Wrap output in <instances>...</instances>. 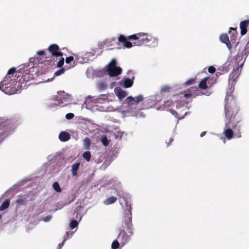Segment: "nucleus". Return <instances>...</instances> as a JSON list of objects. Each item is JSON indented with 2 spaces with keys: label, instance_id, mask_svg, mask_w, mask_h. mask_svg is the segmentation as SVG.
<instances>
[{
  "label": "nucleus",
  "instance_id": "nucleus-1",
  "mask_svg": "<svg viewBox=\"0 0 249 249\" xmlns=\"http://www.w3.org/2000/svg\"><path fill=\"white\" fill-rule=\"evenodd\" d=\"M225 115L226 118L224 134L228 139H231L233 135L232 129L234 130V136L239 138L241 137L240 132L241 125L238 124L241 121L242 118L239 113V108L235 101L231 95L226 96L225 98Z\"/></svg>",
  "mask_w": 249,
  "mask_h": 249
},
{
  "label": "nucleus",
  "instance_id": "nucleus-2",
  "mask_svg": "<svg viewBox=\"0 0 249 249\" xmlns=\"http://www.w3.org/2000/svg\"><path fill=\"white\" fill-rule=\"evenodd\" d=\"M122 198L125 202V210H127V213L123 218L118 239L121 244L124 246L129 241L133 232L132 223V207L129 203V198L125 195H123Z\"/></svg>",
  "mask_w": 249,
  "mask_h": 249
},
{
  "label": "nucleus",
  "instance_id": "nucleus-3",
  "mask_svg": "<svg viewBox=\"0 0 249 249\" xmlns=\"http://www.w3.org/2000/svg\"><path fill=\"white\" fill-rule=\"evenodd\" d=\"M48 50L53 56L57 57L59 56H62L63 55V53L60 51L59 46L56 44L50 45L48 48ZM64 58L61 57L57 62L56 66L58 68H61L64 65Z\"/></svg>",
  "mask_w": 249,
  "mask_h": 249
},
{
  "label": "nucleus",
  "instance_id": "nucleus-4",
  "mask_svg": "<svg viewBox=\"0 0 249 249\" xmlns=\"http://www.w3.org/2000/svg\"><path fill=\"white\" fill-rule=\"evenodd\" d=\"M147 36L148 35L145 33H140L128 36V39L130 40H136L134 42V46H145V44H148L147 42H145V38H147Z\"/></svg>",
  "mask_w": 249,
  "mask_h": 249
},
{
  "label": "nucleus",
  "instance_id": "nucleus-5",
  "mask_svg": "<svg viewBox=\"0 0 249 249\" xmlns=\"http://www.w3.org/2000/svg\"><path fill=\"white\" fill-rule=\"evenodd\" d=\"M116 61L112 59L107 65V71L108 74L111 77L116 76L120 75L122 72V69L116 66Z\"/></svg>",
  "mask_w": 249,
  "mask_h": 249
},
{
  "label": "nucleus",
  "instance_id": "nucleus-6",
  "mask_svg": "<svg viewBox=\"0 0 249 249\" xmlns=\"http://www.w3.org/2000/svg\"><path fill=\"white\" fill-rule=\"evenodd\" d=\"M10 124L8 121H6L0 124V143L9 134L11 127L9 126Z\"/></svg>",
  "mask_w": 249,
  "mask_h": 249
},
{
  "label": "nucleus",
  "instance_id": "nucleus-7",
  "mask_svg": "<svg viewBox=\"0 0 249 249\" xmlns=\"http://www.w3.org/2000/svg\"><path fill=\"white\" fill-rule=\"evenodd\" d=\"M15 71H16V68H12L8 70L7 75L5 77V78H4L3 81L1 82L0 83V90H2V91H4V89H7L8 88L11 87V85L9 86V83L8 82V80H9L8 79L10 78V77L9 76V75L14 74L15 72Z\"/></svg>",
  "mask_w": 249,
  "mask_h": 249
},
{
  "label": "nucleus",
  "instance_id": "nucleus-8",
  "mask_svg": "<svg viewBox=\"0 0 249 249\" xmlns=\"http://www.w3.org/2000/svg\"><path fill=\"white\" fill-rule=\"evenodd\" d=\"M143 98L142 95H139L135 98L132 97L131 96L127 97L126 99V103L128 106H131L133 105H137L139 102L143 100Z\"/></svg>",
  "mask_w": 249,
  "mask_h": 249
},
{
  "label": "nucleus",
  "instance_id": "nucleus-9",
  "mask_svg": "<svg viewBox=\"0 0 249 249\" xmlns=\"http://www.w3.org/2000/svg\"><path fill=\"white\" fill-rule=\"evenodd\" d=\"M128 36L125 37L124 36L120 35L118 37V41L121 43L122 45L125 48H130L132 47L131 42L128 41Z\"/></svg>",
  "mask_w": 249,
  "mask_h": 249
},
{
  "label": "nucleus",
  "instance_id": "nucleus-10",
  "mask_svg": "<svg viewBox=\"0 0 249 249\" xmlns=\"http://www.w3.org/2000/svg\"><path fill=\"white\" fill-rule=\"evenodd\" d=\"M128 36L125 37L124 36L120 35L118 37V41L121 43L122 45L125 48H130L132 47L131 42L128 41Z\"/></svg>",
  "mask_w": 249,
  "mask_h": 249
},
{
  "label": "nucleus",
  "instance_id": "nucleus-11",
  "mask_svg": "<svg viewBox=\"0 0 249 249\" xmlns=\"http://www.w3.org/2000/svg\"><path fill=\"white\" fill-rule=\"evenodd\" d=\"M145 42H147L148 44H145V46H149L150 47H154L157 46V40L155 38L152 37L151 36L148 35L147 38H145Z\"/></svg>",
  "mask_w": 249,
  "mask_h": 249
},
{
  "label": "nucleus",
  "instance_id": "nucleus-12",
  "mask_svg": "<svg viewBox=\"0 0 249 249\" xmlns=\"http://www.w3.org/2000/svg\"><path fill=\"white\" fill-rule=\"evenodd\" d=\"M220 40L222 42L225 43L228 49L231 51L232 49L231 41L229 40V38L227 34H222L220 36Z\"/></svg>",
  "mask_w": 249,
  "mask_h": 249
},
{
  "label": "nucleus",
  "instance_id": "nucleus-13",
  "mask_svg": "<svg viewBox=\"0 0 249 249\" xmlns=\"http://www.w3.org/2000/svg\"><path fill=\"white\" fill-rule=\"evenodd\" d=\"M249 25V19H246L241 21L240 23V29L241 30V35L244 36L247 32V27Z\"/></svg>",
  "mask_w": 249,
  "mask_h": 249
},
{
  "label": "nucleus",
  "instance_id": "nucleus-14",
  "mask_svg": "<svg viewBox=\"0 0 249 249\" xmlns=\"http://www.w3.org/2000/svg\"><path fill=\"white\" fill-rule=\"evenodd\" d=\"M179 98H184L185 100L187 101H190L192 100V98L193 97V94L191 93V91L180 92L178 94Z\"/></svg>",
  "mask_w": 249,
  "mask_h": 249
},
{
  "label": "nucleus",
  "instance_id": "nucleus-15",
  "mask_svg": "<svg viewBox=\"0 0 249 249\" xmlns=\"http://www.w3.org/2000/svg\"><path fill=\"white\" fill-rule=\"evenodd\" d=\"M209 77H206L203 78L199 83L198 88L202 89H206L208 88L207 82L209 83L210 80Z\"/></svg>",
  "mask_w": 249,
  "mask_h": 249
},
{
  "label": "nucleus",
  "instance_id": "nucleus-16",
  "mask_svg": "<svg viewBox=\"0 0 249 249\" xmlns=\"http://www.w3.org/2000/svg\"><path fill=\"white\" fill-rule=\"evenodd\" d=\"M115 92L117 97L120 100H122L123 98H125L127 96L126 92L123 90L121 89H115Z\"/></svg>",
  "mask_w": 249,
  "mask_h": 249
},
{
  "label": "nucleus",
  "instance_id": "nucleus-17",
  "mask_svg": "<svg viewBox=\"0 0 249 249\" xmlns=\"http://www.w3.org/2000/svg\"><path fill=\"white\" fill-rule=\"evenodd\" d=\"M70 138V134L65 131L60 132L59 135V139L61 142H66L69 140Z\"/></svg>",
  "mask_w": 249,
  "mask_h": 249
},
{
  "label": "nucleus",
  "instance_id": "nucleus-18",
  "mask_svg": "<svg viewBox=\"0 0 249 249\" xmlns=\"http://www.w3.org/2000/svg\"><path fill=\"white\" fill-rule=\"evenodd\" d=\"M64 92H59L58 93V95L56 97V101L58 102V104L59 105H61L62 104H63V101H65L66 98L63 97L64 95Z\"/></svg>",
  "mask_w": 249,
  "mask_h": 249
},
{
  "label": "nucleus",
  "instance_id": "nucleus-19",
  "mask_svg": "<svg viewBox=\"0 0 249 249\" xmlns=\"http://www.w3.org/2000/svg\"><path fill=\"white\" fill-rule=\"evenodd\" d=\"M80 165V163L79 162H76L72 165L71 174L72 176H77V171L79 168Z\"/></svg>",
  "mask_w": 249,
  "mask_h": 249
},
{
  "label": "nucleus",
  "instance_id": "nucleus-20",
  "mask_svg": "<svg viewBox=\"0 0 249 249\" xmlns=\"http://www.w3.org/2000/svg\"><path fill=\"white\" fill-rule=\"evenodd\" d=\"M27 201V199L25 196H19L16 202L18 205H23L26 204Z\"/></svg>",
  "mask_w": 249,
  "mask_h": 249
},
{
  "label": "nucleus",
  "instance_id": "nucleus-21",
  "mask_svg": "<svg viewBox=\"0 0 249 249\" xmlns=\"http://www.w3.org/2000/svg\"><path fill=\"white\" fill-rule=\"evenodd\" d=\"M117 198L115 196H112L107 198L104 201V203L106 205H109L116 202Z\"/></svg>",
  "mask_w": 249,
  "mask_h": 249
},
{
  "label": "nucleus",
  "instance_id": "nucleus-22",
  "mask_svg": "<svg viewBox=\"0 0 249 249\" xmlns=\"http://www.w3.org/2000/svg\"><path fill=\"white\" fill-rule=\"evenodd\" d=\"M10 200L6 199L0 206V211H2L6 209L9 206Z\"/></svg>",
  "mask_w": 249,
  "mask_h": 249
},
{
  "label": "nucleus",
  "instance_id": "nucleus-23",
  "mask_svg": "<svg viewBox=\"0 0 249 249\" xmlns=\"http://www.w3.org/2000/svg\"><path fill=\"white\" fill-rule=\"evenodd\" d=\"M132 85L133 80L130 79H125L124 81V86L126 88L131 87L132 86Z\"/></svg>",
  "mask_w": 249,
  "mask_h": 249
},
{
  "label": "nucleus",
  "instance_id": "nucleus-24",
  "mask_svg": "<svg viewBox=\"0 0 249 249\" xmlns=\"http://www.w3.org/2000/svg\"><path fill=\"white\" fill-rule=\"evenodd\" d=\"M84 144L86 149H89L90 145V140L89 138L87 137L84 141Z\"/></svg>",
  "mask_w": 249,
  "mask_h": 249
},
{
  "label": "nucleus",
  "instance_id": "nucleus-25",
  "mask_svg": "<svg viewBox=\"0 0 249 249\" xmlns=\"http://www.w3.org/2000/svg\"><path fill=\"white\" fill-rule=\"evenodd\" d=\"M230 34V38H231V42H232V43H235V41L237 39V33L236 32L231 33Z\"/></svg>",
  "mask_w": 249,
  "mask_h": 249
},
{
  "label": "nucleus",
  "instance_id": "nucleus-26",
  "mask_svg": "<svg viewBox=\"0 0 249 249\" xmlns=\"http://www.w3.org/2000/svg\"><path fill=\"white\" fill-rule=\"evenodd\" d=\"M171 87L168 86V85H165L163 87H162L160 89V93H163L166 92H170L171 89Z\"/></svg>",
  "mask_w": 249,
  "mask_h": 249
},
{
  "label": "nucleus",
  "instance_id": "nucleus-27",
  "mask_svg": "<svg viewBox=\"0 0 249 249\" xmlns=\"http://www.w3.org/2000/svg\"><path fill=\"white\" fill-rule=\"evenodd\" d=\"M83 157L87 161H89L91 159V154L89 151H86L83 154Z\"/></svg>",
  "mask_w": 249,
  "mask_h": 249
},
{
  "label": "nucleus",
  "instance_id": "nucleus-28",
  "mask_svg": "<svg viewBox=\"0 0 249 249\" xmlns=\"http://www.w3.org/2000/svg\"><path fill=\"white\" fill-rule=\"evenodd\" d=\"M196 83V78H191V79H190L188 80L187 81H186L185 82L184 85L186 86H190L191 85H193L194 84H195Z\"/></svg>",
  "mask_w": 249,
  "mask_h": 249
},
{
  "label": "nucleus",
  "instance_id": "nucleus-29",
  "mask_svg": "<svg viewBox=\"0 0 249 249\" xmlns=\"http://www.w3.org/2000/svg\"><path fill=\"white\" fill-rule=\"evenodd\" d=\"M53 188L54 190H55L57 192H60L61 191V189L60 187L59 184L57 182H54L53 184Z\"/></svg>",
  "mask_w": 249,
  "mask_h": 249
},
{
  "label": "nucleus",
  "instance_id": "nucleus-30",
  "mask_svg": "<svg viewBox=\"0 0 249 249\" xmlns=\"http://www.w3.org/2000/svg\"><path fill=\"white\" fill-rule=\"evenodd\" d=\"M232 75V78L235 79L239 75V70L237 68L236 70H234L231 73V76Z\"/></svg>",
  "mask_w": 249,
  "mask_h": 249
},
{
  "label": "nucleus",
  "instance_id": "nucleus-31",
  "mask_svg": "<svg viewBox=\"0 0 249 249\" xmlns=\"http://www.w3.org/2000/svg\"><path fill=\"white\" fill-rule=\"evenodd\" d=\"M78 226V222L75 220H72L71 221L70 224V227L71 229H73L76 228Z\"/></svg>",
  "mask_w": 249,
  "mask_h": 249
},
{
  "label": "nucleus",
  "instance_id": "nucleus-32",
  "mask_svg": "<svg viewBox=\"0 0 249 249\" xmlns=\"http://www.w3.org/2000/svg\"><path fill=\"white\" fill-rule=\"evenodd\" d=\"M101 142L104 145L107 146L109 144L110 141L107 139V137H104L102 138Z\"/></svg>",
  "mask_w": 249,
  "mask_h": 249
},
{
  "label": "nucleus",
  "instance_id": "nucleus-33",
  "mask_svg": "<svg viewBox=\"0 0 249 249\" xmlns=\"http://www.w3.org/2000/svg\"><path fill=\"white\" fill-rule=\"evenodd\" d=\"M65 71V70L64 68H61L55 72L54 75L55 76L60 75L64 72Z\"/></svg>",
  "mask_w": 249,
  "mask_h": 249
},
{
  "label": "nucleus",
  "instance_id": "nucleus-34",
  "mask_svg": "<svg viewBox=\"0 0 249 249\" xmlns=\"http://www.w3.org/2000/svg\"><path fill=\"white\" fill-rule=\"evenodd\" d=\"M119 242L117 240H115L112 243L111 248L113 249H117L118 248H119Z\"/></svg>",
  "mask_w": 249,
  "mask_h": 249
},
{
  "label": "nucleus",
  "instance_id": "nucleus-35",
  "mask_svg": "<svg viewBox=\"0 0 249 249\" xmlns=\"http://www.w3.org/2000/svg\"><path fill=\"white\" fill-rule=\"evenodd\" d=\"M107 87L105 82H101L98 84V88L100 89H104Z\"/></svg>",
  "mask_w": 249,
  "mask_h": 249
},
{
  "label": "nucleus",
  "instance_id": "nucleus-36",
  "mask_svg": "<svg viewBox=\"0 0 249 249\" xmlns=\"http://www.w3.org/2000/svg\"><path fill=\"white\" fill-rule=\"evenodd\" d=\"M74 60L73 57L70 56L66 58L65 61L67 64H70L71 62Z\"/></svg>",
  "mask_w": 249,
  "mask_h": 249
},
{
  "label": "nucleus",
  "instance_id": "nucleus-37",
  "mask_svg": "<svg viewBox=\"0 0 249 249\" xmlns=\"http://www.w3.org/2000/svg\"><path fill=\"white\" fill-rule=\"evenodd\" d=\"M73 117H74V114L72 113H69L67 114L66 115V119H67L68 120L72 119L73 118Z\"/></svg>",
  "mask_w": 249,
  "mask_h": 249
},
{
  "label": "nucleus",
  "instance_id": "nucleus-38",
  "mask_svg": "<svg viewBox=\"0 0 249 249\" xmlns=\"http://www.w3.org/2000/svg\"><path fill=\"white\" fill-rule=\"evenodd\" d=\"M215 70V68L213 66H210L208 68V71L211 73H214Z\"/></svg>",
  "mask_w": 249,
  "mask_h": 249
},
{
  "label": "nucleus",
  "instance_id": "nucleus-39",
  "mask_svg": "<svg viewBox=\"0 0 249 249\" xmlns=\"http://www.w3.org/2000/svg\"><path fill=\"white\" fill-rule=\"evenodd\" d=\"M57 59L56 58V60H55L54 58H51L50 59L47 60L48 62H50V64H51L52 63H53V65L54 64V62H56L57 61Z\"/></svg>",
  "mask_w": 249,
  "mask_h": 249
},
{
  "label": "nucleus",
  "instance_id": "nucleus-40",
  "mask_svg": "<svg viewBox=\"0 0 249 249\" xmlns=\"http://www.w3.org/2000/svg\"><path fill=\"white\" fill-rule=\"evenodd\" d=\"M70 232L67 231L65 235L64 238V239L63 240V242H64L67 239L69 238Z\"/></svg>",
  "mask_w": 249,
  "mask_h": 249
},
{
  "label": "nucleus",
  "instance_id": "nucleus-41",
  "mask_svg": "<svg viewBox=\"0 0 249 249\" xmlns=\"http://www.w3.org/2000/svg\"><path fill=\"white\" fill-rule=\"evenodd\" d=\"M45 53V52L44 50H40L37 52V54L39 55H43Z\"/></svg>",
  "mask_w": 249,
  "mask_h": 249
},
{
  "label": "nucleus",
  "instance_id": "nucleus-42",
  "mask_svg": "<svg viewBox=\"0 0 249 249\" xmlns=\"http://www.w3.org/2000/svg\"><path fill=\"white\" fill-rule=\"evenodd\" d=\"M51 218H52L51 215H47L45 217L44 221L47 222V221H49V220H50Z\"/></svg>",
  "mask_w": 249,
  "mask_h": 249
},
{
  "label": "nucleus",
  "instance_id": "nucleus-43",
  "mask_svg": "<svg viewBox=\"0 0 249 249\" xmlns=\"http://www.w3.org/2000/svg\"><path fill=\"white\" fill-rule=\"evenodd\" d=\"M236 28H233L231 27V28H230V29H229V33H231L232 31H233V32H236Z\"/></svg>",
  "mask_w": 249,
  "mask_h": 249
},
{
  "label": "nucleus",
  "instance_id": "nucleus-44",
  "mask_svg": "<svg viewBox=\"0 0 249 249\" xmlns=\"http://www.w3.org/2000/svg\"><path fill=\"white\" fill-rule=\"evenodd\" d=\"M173 141H174V140L173 138H170L169 142H167V146H169V143H171Z\"/></svg>",
  "mask_w": 249,
  "mask_h": 249
},
{
  "label": "nucleus",
  "instance_id": "nucleus-45",
  "mask_svg": "<svg viewBox=\"0 0 249 249\" xmlns=\"http://www.w3.org/2000/svg\"><path fill=\"white\" fill-rule=\"evenodd\" d=\"M205 134H206V132L203 131V132H202L200 134V136L201 137H203V136L205 135Z\"/></svg>",
  "mask_w": 249,
  "mask_h": 249
},
{
  "label": "nucleus",
  "instance_id": "nucleus-46",
  "mask_svg": "<svg viewBox=\"0 0 249 249\" xmlns=\"http://www.w3.org/2000/svg\"><path fill=\"white\" fill-rule=\"evenodd\" d=\"M63 244H64V242H63L62 243H60V244H59V247L60 248H62V247L63 246Z\"/></svg>",
  "mask_w": 249,
  "mask_h": 249
},
{
  "label": "nucleus",
  "instance_id": "nucleus-47",
  "mask_svg": "<svg viewBox=\"0 0 249 249\" xmlns=\"http://www.w3.org/2000/svg\"><path fill=\"white\" fill-rule=\"evenodd\" d=\"M78 208H81V206L76 208V211L75 212H77Z\"/></svg>",
  "mask_w": 249,
  "mask_h": 249
},
{
  "label": "nucleus",
  "instance_id": "nucleus-48",
  "mask_svg": "<svg viewBox=\"0 0 249 249\" xmlns=\"http://www.w3.org/2000/svg\"><path fill=\"white\" fill-rule=\"evenodd\" d=\"M14 93V91H11V92L10 93V94H13Z\"/></svg>",
  "mask_w": 249,
  "mask_h": 249
},
{
  "label": "nucleus",
  "instance_id": "nucleus-49",
  "mask_svg": "<svg viewBox=\"0 0 249 249\" xmlns=\"http://www.w3.org/2000/svg\"><path fill=\"white\" fill-rule=\"evenodd\" d=\"M248 52H246V49H245V54H246Z\"/></svg>",
  "mask_w": 249,
  "mask_h": 249
},
{
  "label": "nucleus",
  "instance_id": "nucleus-50",
  "mask_svg": "<svg viewBox=\"0 0 249 249\" xmlns=\"http://www.w3.org/2000/svg\"><path fill=\"white\" fill-rule=\"evenodd\" d=\"M73 66H74L73 65L69 67V68L68 69H70L71 67H73Z\"/></svg>",
  "mask_w": 249,
  "mask_h": 249
},
{
  "label": "nucleus",
  "instance_id": "nucleus-51",
  "mask_svg": "<svg viewBox=\"0 0 249 249\" xmlns=\"http://www.w3.org/2000/svg\"><path fill=\"white\" fill-rule=\"evenodd\" d=\"M238 44V42H237L236 44V46L237 45V44Z\"/></svg>",
  "mask_w": 249,
  "mask_h": 249
},
{
  "label": "nucleus",
  "instance_id": "nucleus-52",
  "mask_svg": "<svg viewBox=\"0 0 249 249\" xmlns=\"http://www.w3.org/2000/svg\"><path fill=\"white\" fill-rule=\"evenodd\" d=\"M1 215L0 214V219L1 218Z\"/></svg>",
  "mask_w": 249,
  "mask_h": 249
}]
</instances>
